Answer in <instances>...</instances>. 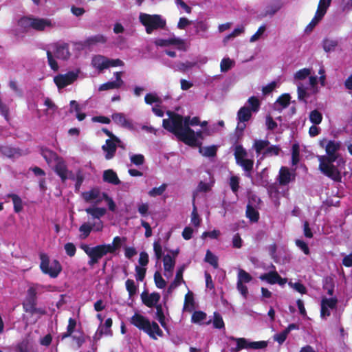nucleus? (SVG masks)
<instances>
[{
	"mask_svg": "<svg viewBox=\"0 0 352 352\" xmlns=\"http://www.w3.org/2000/svg\"><path fill=\"white\" fill-rule=\"evenodd\" d=\"M107 57L102 55H95L91 60V65L94 67L98 69L99 71H102L107 69Z\"/></svg>",
	"mask_w": 352,
	"mask_h": 352,
	"instance_id": "nucleus-19",
	"label": "nucleus"
},
{
	"mask_svg": "<svg viewBox=\"0 0 352 352\" xmlns=\"http://www.w3.org/2000/svg\"><path fill=\"white\" fill-rule=\"evenodd\" d=\"M320 146L325 148L327 155H319V170L325 176L334 182L341 181L342 176L338 168L333 164L339 157L338 151L340 149L341 143L339 141L327 140L326 138L320 141Z\"/></svg>",
	"mask_w": 352,
	"mask_h": 352,
	"instance_id": "nucleus-1",
	"label": "nucleus"
},
{
	"mask_svg": "<svg viewBox=\"0 0 352 352\" xmlns=\"http://www.w3.org/2000/svg\"><path fill=\"white\" fill-rule=\"evenodd\" d=\"M252 279V276L244 270L240 269L238 274V280L241 283H248Z\"/></svg>",
	"mask_w": 352,
	"mask_h": 352,
	"instance_id": "nucleus-48",
	"label": "nucleus"
},
{
	"mask_svg": "<svg viewBox=\"0 0 352 352\" xmlns=\"http://www.w3.org/2000/svg\"><path fill=\"white\" fill-rule=\"evenodd\" d=\"M332 0H320L316 12L324 16Z\"/></svg>",
	"mask_w": 352,
	"mask_h": 352,
	"instance_id": "nucleus-44",
	"label": "nucleus"
},
{
	"mask_svg": "<svg viewBox=\"0 0 352 352\" xmlns=\"http://www.w3.org/2000/svg\"><path fill=\"white\" fill-rule=\"evenodd\" d=\"M154 281L156 287L159 289H164L166 285V282L158 271L154 274Z\"/></svg>",
	"mask_w": 352,
	"mask_h": 352,
	"instance_id": "nucleus-53",
	"label": "nucleus"
},
{
	"mask_svg": "<svg viewBox=\"0 0 352 352\" xmlns=\"http://www.w3.org/2000/svg\"><path fill=\"white\" fill-rule=\"evenodd\" d=\"M309 120L314 124H319L322 120V115L317 109L313 110L310 112Z\"/></svg>",
	"mask_w": 352,
	"mask_h": 352,
	"instance_id": "nucleus-45",
	"label": "nucleus"
},
{
	"mask_svg": "<svg viewBox=\"0 0 352 352\" xmlns=\"http://www.w3.org/2000/svg\"><path fill=\"white\" fill-rule=\"evenodd\" d=\"M248 102L251 106L250 108L252 112H257L260 108L259 100L255 96H251L248 98Z\"/></svg>",
	"mask_w": 352,
	"mask_h": 352,
	"instance_id": "nucleus-57",
	"label": "nucleus"
},
{
	"mask_svg": "<svg viewBox=\"0 0 352 352\" xmlns=\"http://www.w3.org/2000/svg\"><path fill=\"white\" fill-rule=\"evenodd\" d=\"M100 190L97 188H92L89 191L82 193V197L86 202H91L96 199L95 204L98 205L102 201V199L99 198Z\"/></svg>",
	"mask_w": 352,
	"mask_h": 352,
	"instance_id": "nucleus-17",
	"label": "nucleus"
},
{
	"mask_svg": "<svg viewBox=\"0 0 352 352\" xmlns=\"http://www.w3.org/2000/svg\"><path fill=\"white\" fill-rule=\"evenodd\" d=\"M291 96L289 94H283L280 96L276 100V102L278 103L283 108H286L290 103Z\"/></svg>",
	"mask_w": 352,
	"mask_h": 352,
	"instance_id": "nucleus-52",
	"label": "nucleus"
},
{
	"mask_svg": "<svg viewBox=\"0 0 352 352\" xmlns=\"http://www.w3.org/2000/svg\"><path fill=\"white\" fill-rule=\"evenodd\" d=\"M288 334L287 331L284 329L283 331L274 335V339L279 344H282L286 340Z\"/></svg>",
	"mask_w": 352,
	"mask_h": 352,
	"instance_id": "nucleus-64",
	"label": "nucleus"
},
{
	"mask_svg": "<svg viewBox=\"0 0 352 352\" xmlns=\"http://www.w3.org/2000/svg\"><path fill=\"white\" fill-rule=\"evenodd\" d=\"M282 3L280 0H274L272 3L267 6L265 9V15L272 16L282 8Z\"/></svg>",
	"mask_w": 352,
	"mask_h": 352,
	"instance_id": "nucleus-29",
	"label": "nucleus"
},
{
	"mask_svg": "<svg viewBox=\"0 0 352 352\" xmlns=\"http://www.w3.org/2000/svg\"><path fill=\"white\" fill-rule=\"evenodd\" d=\"M16 352H32V346L28 339H24L16 346Z\"/></svg>",
	"mask_w": 352,
	"mask_h": 352,
	"instance_id": "nucleus-37",
	"label": "nucleus"
},
{
	"mask_svg": "<svg viewBox=\"0 0 352 352\" xmlns=\"http://www.w3.org/2000/svg\"><path fill=\"white\" fill-rule=\"evenodd\" d=\"M261 280H265L267 283L274 285L276 284L280 278V275L276 271H271L268 273H265L260 276Z\"/></svg>",
	"mask_w": 352,
	"mask_h": 352,
	"instance_id": "nucleus-27",
	"label": "nucleus"
},
{
	"mask_svg": "<svg viewBox=\"0 0 352 352\" xmlns=\"http://www.w3.org/2000/svg\"><path fill=\"white\" fill-rule=\"evenodd\" d=\"M160 298V294L157 292H153L148 294L146 292H143L141 294L142 303L149 308H153L159 304Z\"/></svg>",
	"mask_w": 352,
	"mask_h": 352,
	"instance_id": "nucleus-13",
	"label": "nucleus"
},
{
	"mask_svg": "<svg viewBox=\"0 0 352 352\" xmlns=\"http://www.w3.org/2000/svg\"><path fill=\"white\" fill-rule=\"evenodd\" d=\"M291 181V173L288 168L282 166L279 170L278 182L280 185L288 184Z\"/></svg>",
	"mask_w": 352,
	"mask_h": 352,
	"instance_id": "nucleus-23",
	"label": "nucleus"
},
{
	"mask_svg": "<svg viewBox=\"0 0 352 352\" xmlns=\"http://www.w3.org/2000/svg\"><path fill=\"white\" fill-rule=\"evenodd\" d=\"M120 86L115 81H109L107 82H105L102 85H101L99 87L100 91H105L109 89H118Z\"/></svg>",
	"mask_w": 352,
	"mask_h": 352,
	"instance_id": "nucleus-60",
	"label": "nucleus"
},
{
	"mask_svg": "<svg viewBox=\"0 0 352 352\" xmlns=\"http://www.w3.org/2000/svg\"><path fill=\"white\" fill-rule=\"evenodd\" d=\"M337 45L338 41L336 40L324 39L323 41V49L327 52L334 50Z\"/></svg>",
	"mask_w": 352,
	"mask_h": 352,
	"instance_id": "nucleus-54",
	"label": "nucleus"
},
{
	"mask_svg": "<svg viewBox=\"0 0 352 352\" xmlns=\"http://www.w3.org/2000/svg\"><path fill=\"white\" fill-rule=\"evenodd\" d=\"M252 116V111L250 107L243 106L237 112L236 118L239 122H248Z\"/></svg>",
	"mask_w": 352,
	"mask_h": 352,
	"instance_id": "nucleus-20",
	"label": "nucleus"
},
{
	"mask_svg": "<svg viewBox=\"0 0 352 352\" xmlns=\"http://www.w3.org/2000/svg\"><path fill=\"white\" fill-rule=\"evenodd\" d=\"M168 119L162 121L163 127L174 134L177 138L185 144H194L195 131L190 127V117L182 116L172 111H168Z\"/></svg>",
	"mask_w": 352,
	"mask_h": 352,
	"instance_id": "nucleus-2",
	"label": "nucleus"
},
{
	"mask_svg": "<svg viewBox=\"0 0 352 352\" xmlns=\"http://www.w3.org/2000/svg\"><path fill=\"white\" fill-rule=\"evenodd\" d=\"M300 161V146L298 144L295 143L292 145V164L296 165Z\"/></svg>",
	"mask_w": 352,
	"mask_h": 352,
	"instance_id": "nucleus-41",
	"label": "nucleus"
},
{
	"mask_svg": "<svg viewBox=\"0 0 352 352\" xmlns=\"http://www.w3.org/2000/svg\"><path fill=\"white\" fill-rule=\"evenodd\" d=\"M217 152V146L212 145L210 146L203 147L202 153H200L203 156L212 157L216 156Z\"/></svg>",
	"mask_w": 352,
	"mask_h": 352,
	"instance_id": "nucleus-46",
	"label": "nucleus"
},
{
	"mask_svg": "<svg viewBox=\"0 0 352 352\" xmlns=\"http://www.w3.org/2000/svg\"><path fill=\"white\" fill-rule=\"evenodd\" d=\"M85 210L87 214L91 216L92 219L96 220L95 221H101V217L104 216L107 213V209L105 208L95 206L87 208Z\"/></svg>",
	"mask_w": 352,
	"mask_h": 352,
	"instance_id": "nucleus-14",
	"label": "nucleus"
},
{
	"mask_svg": "<svg viewBox=\"0 0 352 352\" xmlns=\"http://www.w3.org/2000/svg\"><path fill=\"white\" fill-rule=\"evenodd\" d=\"M125 286L129 297H133L136 294L138 286L135 285V281L133 279H127L125 282Z\"/></svg>",
	"mask_w": 352,
	"mask_h": 352,
	"instance_id": "nucleus-39",
	"label": "nucleus"
},
{
	"mask_svg": "<svg viewBox=\"0 0 352 352\" xmlns=\"http://www.w3.org/2000/svg\"><path fill=\"white\" fill-rule=\"evenodd\" d=\"M116 144L118 143L113 140H107L106 144L102 146V149L106 153V160H111L114 157L117 149Z\"/></svg>",
	"mask_w": 352,
	"mask_h": 352,
	"instance_id": "nucleus-15",
	"label": "nucleus"
},
{
	"mask_svg": "<svg viewBox=\"0 0 352 352\" xmlns=\"http://www.w3.org/2000/svg\"><path fill=\"white\" fill-rule=\"evenodd\" d=\"M191 222L196 227L199 226L201 222V219L197 212V207L195 206V203H193V209L191 214Z\"/></svg>",
	"mask_w": 352,
	"mask_h": 352,
	"instance_id": "nucleus-59",
	"label": "nucleus"
},
{
	"mask_svg": "<svg viewBox=\"0 0 352 352\" xmlns=\"http://www.w3.org/2000/svg\"><path fill=\"white\" fill-rule=\"evenodd\" d=\"M234 64V61L230 58H224L220 63V69L221 72H226L231 69Z\"/></svg>",
	"mask_w": 352,
	"mask_h": 352,
	"instance_id": "nucleus-51",
	"label": "nucleus"
},
{
	"mask_svg": "<svg viewBox=\"0 0 352 352\" xmlns=\"http://www.w3.org/2000/svg\"><path fill=\"white\" fill-rule=\"evenodd\" d=\"M166 187L167 185L166 184H162L159 187L153 188L151 190H149L148 195L153 197L162 195L166 190Z\"/></svg>",
	"mask_w": 352,
	"mask_h": 352,
	"instance_id": "nucleus-50",
	"label": "nucleus"
},
{
	"mask_svg": "<svg viewBox=\"0 0 352 352\" xmlns=\"http://www.w3.org/2000/svg\"><path fill=\"white\" fill-rule=\"evenodd\" d=\"M194 138L195 140V143L194 144H187V145L189 146H191V147H198L199 152L202 153L203 147H202L201 140H203L204 139V132L200 130L197 132L195 131Z\"/></svg>",
	"mask_w": 352,
	"mask_h": 352,
	"instance_id": "nucleus-30",
	"label": "nucleus"
},
{
	"mask_svg": "<svg viewBox=\"0 0 352 352\" xmlns=\"http://www.w3.org/2000/svg\"><path fill=\"white\" fill-rule=\"evenodd\" d=\"M41 154L47 164H50L54 161L56 162L60 158L55 152L47 148H41Z\"/></svg>",
	"mask_w": 352,
	"mask_h": 352,
	"instance_id": "nucleus-26",
	"label": "nucleus"
},
{
	"mask_svg": "<svg viewBox=\"0 0 352 352\" xmlns=\"http://www.w3.org/2000/svg\"><path fill=\"white\" fill-rule=\"evenodd\" d=\"M39 258L41 260L40 269L44 274H47L50 277L55 278L61 272L63 268L60 262L54 259L50 260L49 256L45 253H40Z\"/></svg>",
	"mask_w": 352,
	"mask_h": 352,
	"instance_id": "nucleus-6",
	"label": "nucleus"
},
{
	"mask_svg": "<svg viewBox=\"0 0 352 352\" xmlns=\"http://www.w3.org/2000/svg\"><path fill=\"white\" fill-rule=\"evenodd\" d=\"M280 151L281 149L278 145H272L271 146H267L263 154L265 157L273 155L276 156L279 155Z\"/></svg>",
	"mask_w": 352,
	"mask_h": 352,
	"instance_id": "nucleus-49",
	"label": "nucleus"
},
{
	"mask_svg": "<svg viewBox=\"0 0 352 352\" xmlns=\"http://www.w3.org/2000/svg\"><path fill=\"white\" fill-rule=\"evenodd\" d=\"M236 162L245 159V157L248 155L246 150L243 147L242 145H236L234 148V153Z\"/></svg>",
	"mask_w": 352,
	"mask_h": 352,
	"instance_id": "nucleus-34",
	"label": "nucleus"
},
{
	"mask_svg": "<svg viewBox=\"0 0 352 352\" xmlns=\"http://www.w3.org/2000/svg\"><path fill=\"white\" fill-rule=\"evenodd\" d=\"M80 248L89 256V260L88 264L90 266H94L102 258L101 245L91 248L87 244H82Z\"/></svg>",
	"mask_w": 352,
	"mask_h": 352,
	"instance_id": "nucleus-9",
	"label": "nucleus"
},
{
	"mask_svg": "<svg viewBox=\"0 0 352 352\" xmlns=\"http://www.w3.org/2000/svg\"><path fill=\"white\" fill-rule=\"evenodd\" d=\"M126 241L125 237L115 236L111 244H101L102 257L108 253L113 254L116 250H119L122 242Z\"/></svg>",
	"mask_w": 352,
	"mask_h": 352,
	"instance_id": "nucleus-11",
	"label": "nucleus"
},
{
	"mask_svg": "<svg viewBox=\"0 0 352 352\" xmlns=\"http://www.w3.org/2000/svg\"><path fill=\"white\" fill-rule=\"evenodd\" d=\"M103 228V223L102 221H94L93 223H84L79 228V231L82 233V238H87L94 230L100 232Z\"/></svg>",
	"mask_w": 352,
	"mask_h": 352,
	"instance_id": "nucleus-12",
	"label": "nucleus"
},
{
	"mask_svg": "<svg viewBox=\"0 0 352 352\" xmlns=\"http://www.w3.org/2000/svg\"><path fill=\"white\" fill-rule=\"evenodd\" d=\"M139 19L148 34H152L154 30L164 29L166 25V20L159 14L140 13Z\"/></svg>",
	"mask_w": 352,
	"mask_h": 352,
	"instance_id": "nucleus-5",
	"label": "nucleus"
},
{
	"mask_svg": "<svg viewBox=\"0 0 352 352\" xmlns=\"http://www.w3.org/2000/svg\"><path fill=\"white\" fill-rule=\"evenodd\" d=\"M236 164L238 165H239L240 166H241L245 172L248 173V174H247V176L250 175V173L252 170L253 166H254V160H253L244 159V160L239 161Z\"/></svg>",
	"mask_w": 352,
	"mask_h": 352,
	"instance_id": "nucleus-33",
	"label": "nucleus"
},
{
	"mask_svg": "<svg viewBox=\"0 0 352 352\" xmlns=\"http://www.w3.org/2000/svg\"><path fill=\"white\" fill-rule=\"evenodd\" d=\"M53 52L50 50L47 51V62L50 68L54 71L58 70V65L53 56V54L58 59L66 60L69 58L71 54L69 49V45L66 43L56 42L51 45Z\"/></svg>",
	"mask_w": 352,
	"mask_h": 352,
	"instance_id": "nucleus-4",
	"label": "nucleus"
},
{
	"mask_svg": "<svg viewBox=\"0 0 352 352\" xmlns=\"http://www.w3.org/2000/svg\"><path fill=\"white\" fill-rule=\"evenodd\" d=\"M184 270H185V265H183L177 270V271L176 272L175 277L173 282H174L175 283H177L179 285H181L182 283H185V281L183 279V273H184Z\"/></svg>",
	"mask_w": 352,
	"mask_h": 352,
	"instance_id": "nucleus-62",
	"label": "nucleus"
},
{
	"mask_svg": "<svg viewBox=\"0 0 352 352\" xmlns=\"http://www.w3.org/2000/svg\"><path fill=\"white\" fill-rule=\"evenodd\" d=\"M50 25L51 22L47 19L32 17V28L36 31H43Z\"/></svg>",
	"mask_w": 352,
	"mask_h": 352,
	"instance_id": "nucleus-22",
	"label": "nucleus"
},
{
	"mask_svg": "<svg viewBox=\"0 0 352 352\" xmlns=\"http://www.w3.org/2000/svg\"><path fill=\"white\" fill-rule=\"evenodd\" d=\"M112 120L115 123L121 125L123 127L127 129H131L133 127L131 122L125 118L124 113H113L112 115Z\"/></svg>",
	"mask_w": 352,
	"mask_h": 352,
	"instance_id": "nucleus-21",
	"label": "nucleus"
},
{
	"mask_svg": "<svg viewBox=\"0 0 352 352\" xmlns=\"http://www.w3.org/2000/svg\"><path fill=\"white\" fill-rule=\"evenodd\" d=\"M246 217L252 222H257L259 219V213L252 206L248 204L246 208Z\"/></svg>",
	"mask_w": 352,
	"mask_h": 352,
	"instance_id": "nucleus-31",
	"label": "nucleus"
},
{
	"mask_svg": "<svg viewBox=\"0 0 352 352\" xmlns=\"http://www.w3.org/2000/svg\"><path fill=\"white\" fill-rule=\"evenodd\" d=\"M78 74L74 71H70L65 74H58L54 78V82L58 89H63L65 87L72 84L77 80Z\"/></svg>",
	"mask_w": 352,
	"mask_h": 352,
	"instance_id": "nucleus-10",
	"label": "nucleus"
},
{
	"mask_svg": "<svg viewBox=\"0 0 352 352\" xmlns=\"http://www.w3.org/2000/svg\"><path fill=\"white\" fill-rule=\"evenodd\" d=\"M135 270L136 272V274H135L136 280L138 281L142 282L144 279L145 276H146V268L140 267V266H135Z\"/></svg>",
	"mask_w": 352,
	"mask_h": 352,
	"instance_id": "nucleus-63",
	"label": "nucleus"
},
{
	"mask_svg": "<svg viewBox=\"0 0 352 352\" xmlns=\"http://www.w3.org/2000/svg\"><path fill=\"white\" fill-rule=\"evenodd\" d=\"M324 16L316 12V14L309 23L305 28V32L309 33L311 32L314 28L316 26V25L322 19Z\"/></svg>",
	"mask_w": 352,
	"mask_h": 352,
	"instance_id": "nucleus-36",
	"label": "nucleus"
},
{
	"mask_svg": "<svg viewBox=\"0 0 352 352\" xmlns=\"http://www.w3.org/2000/svg\"><path fill=\"white\" fill-rule=\"evenodd\" d=\"M76 327V321L74 318H69L68 320V325L67 327V331L62 333L60 337L62 340H64L68 337H70L72 334L74 333L75 328Z\"/></svg>",
	"mask_w": 352,
	"mask_h": 352,
	"instance_id": "nucleus-32",
	"label": "nucleus"
},
{
	"mask_svg": "<svg viewBox=\"0 0 352 352\" xmlns=\"http://www.w3.org/2000/svg\"><path fill=\"white\" fill-rule=\"evenodd\" d=\"M130 160L132 164L135 166H141L144 164L145 158L142 154H134L130 157Z\"/></svg>",
	"mask_w": 352,
	"mask_h": 352,
	"instance_id": "nucleus-55",
	"label": "nucleus"
},
{
	"mask_svg": "<svg viewBox=\"0 0 352 352\" xmlns=\"http://www.w3.org/2000/svg\"><path fill=\"white\" fill-rule=\"evenodd\" d=\"M206 318V314L202 311H195L191 318V320L194 323H199Z\"/></svg>",
	"mask_w": 352,
	"mask_h": 352,
	"instance_id": "nucleus-56",
	"label": "nucleus"
},
{
	"mask_svg": "<svg viewBox=\"0 0 352 352\" xmlns=\"http://www.w3.org/2000/svg\"><path fill=\"white\" fill-rule=\"evenodd\" d=\"M337 304L338 299L336 297L330 298L323 297L321 300V305L326 307L328 309H335L337 306Z\"/></svg>",
	"mask_w": 352,
	"mask_h": 352,
	"instance_id": "nucleus-40",
	"label": "nucleus"
},
{
	"mask_svg": "<svg viewBox=\"0 0 352 352\" xmlns=\"http://www.w3.org/2000/svg\"><path fill=\"white\" fill-rule=\"evenodd\" d=\"M103 181L113 185H118L120 184V180L118 177L117 173L112 169H108L104 171L102 176Z\"/></svg>",
	"mask_w": 352,
	"mask_h": 352,
	"instance_id": "nucleus-18",
	"label": "nucleus"
},
{
	"mask_svg": "<svg viewBox=\"0 0 352 352\" xmlns=\"http://www.w3.org/2000/svg\"><path fill=\"white\" fill-rule=\"evenodd\" d=\"M205 261L210 264L214 269H217L219 267L218 258L209 250L206 252Z\"/></svg>",
	"mask_w": 352,
	"mask_h": 352,
	"instance_id": "nucleus-42",
	"label": "nucleus"
},
{
	"mask_svg": "<svg viewBox=\"0 0 352 352\" xmlns=\"http://www.w3.org/2000/svg\"><path fill=\"white\" fill-rule=\"evenodd\" d=\"M107 39L105 36L101 34H96L91 36L88 37L85 43L87 46H92L96 45L98 43L104 44L107 42Z\"/></svg>",
	"mask_w": 352,
	"mask_h": 352,
	"instance_id": "nucleus-25",
	"label": "nucleus"
},
{
	"mask_svg": "<svg viewBox=\"0 0 352 352\" xmlns=\"http://www.w3.org/2000/svg\"><path fill=\"white\" fill-rule=\"evenodd\" d=\"M0 153L9 158L14 157L21 154L19 148H13L8 145L0 146Z\"/></svg>",
	"mask_w": 352,
	"mask_h": 352,
	"instance_id": "nucleus-24",
	"label": "nucleus"
},
{
	"mask_svg": "<svg viewBox=\"0 0 352 352\" xmlns=\"http://www.w3.org/2000/svg\"><path fill=\"white\" fill-rule=\"evenodd\" d=\"M231 340L235 341L236 346L230 349V352H239L242 349H261L267 347V342L266 341H255L249 342L244 338L231 337Z\"/></svg>",
	"mask_w": 352,
	"mask_h": 352,
	"instance_id": "nucleus-8",
	"label": "nucleus"
},
{
	"mask_svg": "<svg viewBox=\"0 0 352 352\" xmlns=\"http://www.w3.org/2000/svg\"><path fill=\"white\" fill-rule=\"evenodd\" d=\"M311 74L309 69L303 68L298 70L294 75V78L298 80H304L308 77Z\"/></svg>",
	"mask_w": 352,
	"mask_h": 352,
	"instance_id": "nucleus-61",
	"label": "nucleus"
},
{
	"mask_svg": "<svg viewBox=\"0 0 352 352\" xmlns=\"http://www.w3.org/2000/svg\"><path fill=\"white\" fill-rule=\"evenodd\" d=\"M163 262L164 270L172 273L175 265V259L169 254H166L164 256Z\"/></svg>",
	"mask_w": 352,
	"mask_h": 352,
	"instance_id": "nucleus-35",
	"label": "nucleus"
},
{
	"mask_svg": "<svg viewBox=\"0 0 352 352\" xmlns=\"http://www.w3.org/2000/svg\"><path fill=\"white\" fill-rule=\"evenodd\" d=\"M32 17L23 16L18 21L19 26L23 29L32 28Z\"/></svg>",
	"mask_w": 352,
	"mask_h": 352,
	"instance_id": "nucleus-58",
	"label": "nucleus"
},
{
	"mask_svg": "<svg viewBox=\"0 0 352 352\" xmlns=\"http://www.w3.org/2000/svg\"><path fill=\"white\" fill-rule=\"evenodd\" d=\"M54 170L56 173L60 177L62 182H65L67 179V168L65 161L60 157L56 162Z\"/></svg>",
	"mask_w": 352,
	"mask_h": 352,
	"instance_id": "nucleus-16",
	"label": "nucleus"
},
{
	"mask_svg": "<svg viewBox=\"0 0 352 352\" xmlns=\"http://www.w3.org/2000/svg\"><path fill=\"white\" fill-rule=\"evenodd\" d=\"M43 288V286L39 284H34L28 288L27 291L26 300L23 304V309L25 312H28L31 315L36 313L44 314V311H41L39 309L36 307L37 291Z\"/></svg>",
	"mask_w": 352,
	"mask_h": 352,
	"instance_id": "nucleus-7",
	"label": "nucleus"
},
{
	"mask_svg": "<svg viewBox=\"0 0 352 352\" xmlns=\"http://www.w3.org/2000/svg\"><path fill=\"white\" fill-rule=\"evenodd\" d=\"M130 322L139 330L146 333L153 340H157V336H164L162 330L156 322H150L148 318L139 313L134 314L130 319Z\"/></svg>",
	"mask_w": 352,
	"mask_h": 352,
	"instance_id": "nucleus-3",
	"label": "nucleus"
},
{
	"mask_svg": "<svg viewBox=\"0 0 352 352\" xmlns=\"http://www.w3.org/2000/svg\"><path fill=\"white\" fill-rule=\"evenodd\" d=\"M212 324L215 329H223L225 327V324L221 314L217 311L214 312Z\"/></svg>",
	"mask_w": 352,
	"mask_h": 352,
	"instance_id": "nucleus-43",
	"label": "nucleus"
},
{
	"mask_svg": "<svg viewBox=\"0 0 352 352\" xmlns=\"http://www.w3.org/2000/svg\"><path fill=\"white\" fill-rule=\"evenodd\" d=\"M270 142L267 140H256L254 144V148L257 154H260L261 151L269 146Z\"/></svg>",
	"mask_w": 352,
	"mask_h": 352,
	"instance_id": "nucleus-47",
	"label": "nucleus"
},
{
	"mask_svg": "<svg viewBox=\"0 0 352 352\" xmlns=\"http://www.w3.org/2000/svg\"><path fill=\"white\" fill-rule=\"evenodd\" d=\"M334 287L333 279L331 277H327L324 281L323 289L327 291L329 296H333L334 294Z\"/></svg>",
	"mask_w": 352,
	"mask_h": 352,
	"instance_id": "nucleus-38",
	"label": "nucleus"
},
{
	"mask_svg": "<svg viewBox=\"0 0 352 352\" xmlns=\"http://www.w3.org/2000/svg\"><path fill=\"white\" fill-rule=\"evenodd\" d=\"M7 197L11 198L14 205V211L16 213L21 212L23 209V205L21 198L16 194L10 193Z\"/></svg>",
	"mask_w": 352,
	"mask_h": 352,
	"instance_id": "nucleus-28",
	"label": "nucleus"
}]
</instances>
